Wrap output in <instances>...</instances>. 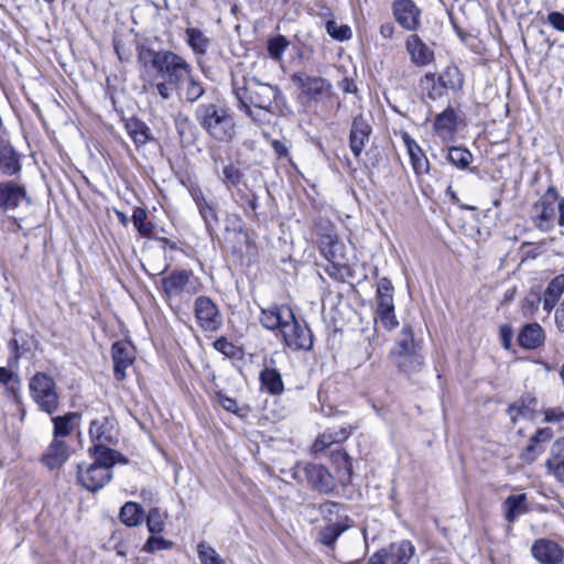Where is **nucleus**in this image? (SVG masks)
Segmentation results:
<instances>
[{"label":"nucleus","mask_w":564,"mask_h":564,"mask_svg":"<svg viewBox=\"0 0 564 564\" xmlns=\"http://www.w3.org/2000/svg\"><path fill=\"white\" fill-rule=\"evenodd\" d=\"M471 153L463 148H451L448 151V160L451 163L459 169L467 167L471 162Z\"/></svg>","instance_id":"49"},{"label":"nucleus","mask_w":564,"mask_h":564,"mask_svg":"<svg viewBox=\"0 0 564 564\" xmlns=\"http://www.w3.org/2000/svg\"><path fill=\"white\" fill-rule=\"evenodd\" d=\"M94 462L88 465H78L77 478L79 484L89 491H98L112 479V467L116 464H126V458L117 451L100 444L89 448Z\"/></svg>","instance_id":"3"},{"label":"nucleus","mask_w":564,"mask_h":564,"mask_svg":"<svg viewBox=\"0 0 564 564\" xmlns=\"http://www.w3.org/2000/svg\"><path fill=\"white\" fill-rule=\"evenodd\" d=\"M405 48L410 55L411 62L419 66H427L434 61V51L424 43L419 35L412 34L405 41Z\"/></svg>","instance_id":"16"},{"label":"nucleus","mask_w":564,"mask_h":564,"mask_svg":"<svg viewBox=\"0 0 564 564\" xmlns=\"http://www.w3.org/2000/svg\"><path fill=\"white\" fill-rule=\"evenodd\" d=\"M214 347L216 348V350L220 351L226 357L231 358L235 357L237 354V347L230 341H228L226 338H218L214 343Z\"/></svg>","instance_id":"56"},{"label":"nucleus","mask_w":564,"mask_h":564,"mask_svg":"<svg viewBox=\"0 0 564 564\" xmlns=\"http://www.w3.org/2000/svg\"><path fill=\"white\" fill-rule=\"evenodd\" d=\"M390 358L398 370L409 377L420 372L424 365L420 350L390 356Z\"/></svg>","instance_id":"21"},{"label":"nucleus","mask_w":564,"mask_h":564,"mask_svg":"<svg viewBox=\"0 0 564 564\" xmlns=\"http://www.w3.org/2000/svg\"><path fill=\"white\" fill-rule=\"evenodd\" d=\"M205 93L203 83L194 75L193 66L191 72L183 77L181 88H176L174 94L184 97L188 102L197 101Z\"/></svg>","instance_id":"23"},{"label":"nucleus","mask_w":564,"mask_h":564,"mask_svg":"<svg viewBox=\"0 0 564 564\" xmlns=\"http://www.w3.org/2000/svg\"><path fill=\"white\" fill-rule=\"evenodd\" d=\"M216 398H217L218 403L226 411H228L230 413H235V414L238 412V404L234 398L227 397L226 394H224L221 392H217Z\"/></svg>","instance_id":"57"},{"label":"nucleus","mask_w":564,"mask_h":564,"mask_svg":"<svg viewBox=\"0 0 564 564\" xmlns=\"http://www.w3.org/2000/svg\"><path fill=\"white\" fill-rule=\"evenodd\" d=\"M422 88L426 91L427 96L432 100H436L442 97L446 90V88L441 85V80L438 76L435 74L429 73L421 80Z\"/></svg>","instance_id":"44"},{"label":"nucleus","mask_w":564,"mask_h":564,"mask_svg":"<svg viewBox=\"0 0 564 564\" xmlns=\"http://www.w3.org/2000/svg\"><path fill=\"white\" fill-rule=\"evenodd\" d=\"M376 321H379L381 325L388 330L393 329L399 324L394 314V308H377Z\"/></svg>","instance_id":"51"},{"label":"nucleus","mask_w":564,"mask_h":564,"mask_svg":"<svg viewBox=\"0 0 564 564\" xmlns=\"http://www.w3.org/2000/svg\"><path fill=\"white\" fill-rule=\"evenodd\" d=\"M564 293V274H558L553 278L543 293L542 303L543 310L550 313L558 302Z\"/></svg>","instance_id":"27"},{"label":"nucleus","mask_w":564,"mask_h":564,"mask_svg":"<svg viewBox=\"0 0 564 564\" xmlns=\"http://www.w3.org/2000/svg\"><path fill=\"white\" fill-rule=\"evenodd\" d=\"M271 145L279 158H286L289 155V148L284 142L272 140Z\"/></svg>","instance_id":"62"},{"label":"nucleus","mask_w":564,"mask_h":564,"mask_svg":"<svg viewBox=\"0 0 564 564\" xmlns=\"http://www.w3.org/2000/svg\"><path fill=\"white\" fill-rule=\"evenodd\" d=\"M70 456L69 445L61 438H53L41 457L42 464L48 469L61 468Z\"/></svg>","instance_id":"15"},{"label":"nucleus","mask_w":564,"mask_h":564,"mask_svg":"<svg viewBox=\"0 0 564 564\" xmlns=\"http://www.w3.org/2000/svg\"><path fill=\"white\" fill-rule=\"evenodd\" d=\"M89 437L95 443L107 446L111 443L110 421L108 417L93 420L89 427Z\"/></svg>","instance_id":"29"},{"label":"nucleus","mask_w":564,"mask_h":564,"mask_svg":"<svg viewBox=\"0 0 564 564\" xmlns=\"http://www.w3.org/2000/svg\"><path fill=\"white\" fill-rule=\"evenodd\" d=\"M371 127L362 117L352 120L349 143L355 158H359L369 141Z\"/></svg>","instance_id":"19"},{"label":"nucleus","mask_w":564,"mask_h":564,"mask_svg":"<svg viewBox=\"0 0 564 564\" xmlns=\"http://www.w3.org/2000/svg\"><path fill=\"white\" fill-rule=\"evenodd\" d=\"M119 518L127 527H137L144 519V509L137 502L128 501L121 507Z\"/></svg>","instance_id":"34"},{"label":"nucleus","mask_w":564,"mask_h":564,"mask_svg":"<svg viewBox=\"0 0 564 564\" xmlns=\"http://www.w3.org/2000/svg\"><path fill=\"white\" fill-rule=\"evenodd\" d=\"M438 79L446 90H458L463 86V76L456 66L446 67L444 72L438 75Z\"/></svg>","instance_id":"43"},{"label":"nucleus","mask_w":564,"mask_h":564,"mask_svg":"<svg viewBox=\"0 0 564 564\" xmlns=\"http://www.w3.org/2000/svg\"><path fill=\"white\" fill-rule=\"evenodd\" d=\"M386 554L390 564H419L415 546L408 540L391 543Z\"/></svg>","instance_id":"17"},{"label":"nucleus","mask_w":564,"mask_h":564,"mask_svg":"<svg viewBox=\"0 0 564 564\" xmlns=\"http://www.w3.org/2000/svg\"><path fill=\"white\" fill-rule=\"evenodd\" d=\"M282 336L285 345L293 350H310L313 346L311 329L306 325H301L294 315L284 326Z\"/></svg>","instance_id":"10"},{"label":"nucleus","mask_w":564,"mask_h":564,"mask_svg":"<svg viewBox=\"0 0 564 564\" xmlns=\"http://www.w3.org/2000/svg\"><path fill=\"white\" fill-rule=\"evenodd\" d=\"M195 117L204 131L214 140L230 142L236 135V122L230 110L219 104H200Z\"/></svg>","instance_id":"4"},{"label":"nucleus","mask_w":564,"mask_h":564,"mask_svg":"<svg viewBox=\"0 0 564 564\" xmlns=\"http://www.w3.org/2000/svg\"><path fill=\"white\" fill-rule=\"evenodd\" d=\"M544 420L547 423H560L564 421V410L560 406L547 408L543 411Z\"/></svg>","instance_id":"58"},{"label":"nucleus","mask_w":564,"mask_h":564,"mask_svg":"<svg viewBox=\"0 0 564 564\" xmlns=\"http://www.w3.org/2000/svg\"><path fill=\"white\" fill-rule=\"evenodd\" d=\"M531 552L541 564H557L563 558L562 547L557 543L545 539L535 541Z\"/></svg>","instance_id":"18"},{"label":"nucleus","mask_w":564,"mask_h":564,"mask_svg":"<svg viewBox=\"0 0 564 564\" xmlns=\"http://www.w3.org/2000/svg\"><path fill=\"white\" fill-rule=\"evenodd\" d=\"M195 316L198 324L206 332H214L221 326V316L216 304L206 296L195 301Z\"/></svg>","instance_id":"11"},{"label":"nucleus","mask_w":564,"mask_h":564,"mask_svg":"<svg viewBox=\"0 0 564 564\" xmlns=\"http://www.w3.org/2000/svg\"><path fill=\"white\" fill-rule=\"evenodd\" d=\"M187 44L195 54L204 55L209 46V39L198 29L188 28L186 30Z\"/></svg>","instance_id":"40"},{"label":"nucleus","mask_w":564,"mask_h":564,"mask_svg":"<svg viewBox=\"0 0 564 564\" xmlns=\"http://www.w3.org/2000/svg\"><path fill=\"white\" fill-rule=\"evenodd\" d=\"M550 436L546 430L539 431L534 436L531 437V443L527 447V455L529 456L532 452L535 451L536 443L542 438H547Z\"/></svg>","instance_id":"60"},{"label":"nucleus","mask_w":564,"mask_h":564,"mask_svg":"<svg viewBox=\"0 0 564 564\" xmlns=\"http://www.w3.org/2000/svg\"><path fill=\"white\" fill-rule=\"evenodd\" d=\"M260 381L263 389L271 394H280L283 389V381L278 370L265 368L260 372Z\"/></svg>","instance_id":"38"},{"label":"nucleus","mask_w":564,"mask_h":564,"mask_svg":"<svg viewBox=\"0 0 564 564\" xmlns=\"http://www.w3.org/2000/svg\"><path fill=\"white\" fill-rule=\"evenodd\" d=\"M532 218L540 230L549 231L555 224L564 234V198L549 189L532 208Z\"/></svg>","instance_id":"5"},{"label":"nucleus","mask_w":564,"mask_h":564,"mask_svg":"<svg viewBox=\"0 0 564 564\" xmlns=\"http://www.w3.org/2000/svg\"><path fill=\"white\" fill-rule=\"evenodd\" d=\"M555 323L557 328L564 333V299L560 307L555 312Z\"/></svg>","instance_id":"63"},{"label":"nucleus","mask_w":564,"mask_h":564,"mask_svg":"<svg viewBox=\"0 0 564 564\" xmlns=\"http://www.w3.org/2000/svg\"><path fill=\"white\" fill-rule=\"evenodd\" d=\"M241 178L242 174L232 163L224 165L221 172V180L226 184L236 186L241 182Z\"/></svg>","instance_id":"52"},{"label":"nucleus","mask_w":564,"mask_h":564,"mask_svg":"<svg viewBox=\"0 0 564 564\" xmlns=\"http://www.w3.org/2000/svg\"><path fill=\"white\" fill-rule=\"evenodd\" d=\"M547 22L557 31L564 32V14L557 11L547 14Z\"/></svg>","instance_id":"59"},{"label":"nucleus","mask_w":564,"mask_h":564,"mask_svg":"<svg viewBox=\"0 0 564 564\" xmlns=\"http://www.w3.org/2000/svg\"><path fill=\"white\" fill-rule=\"evenodd\" d=\"M402 140L406 148L414 172L419 175L427 173L430 164L419 144L410 137L409 133H403Z\"/></svg>","instance_id":"24"},{"label":"nucleus","mask_w":564,"mask_h":564,"mask_svg":"<svg viewBox=\"0 0 564 564\" xmlns=\"http://www.w3.org/2000/svg\"><path fill=\"white\" fill-rule=\"evenodd\" d=\"M377 308H394L393 286L388 278H380L377 281Z\"/></svg>","instance_id":"36"},{"label":"nucleus","mask_w":564,"mask_h":564,"mask_svg":"<svg viewBox=\"0 0 564 564\" xmlns=\"http://www.w3.org/2000/svg\"><path fill=\"white\" fill-rule=\"evenodd\" d=\"M294 477L301 481L306 480L319 491H328L333 487L332 475L322 465L299 463L294 467Z\"/></svg>","instance_id":"8"},{"label":"nucleus","mask_w":564,"mask_h":564,"mask_svg":"<svg viewBox=\"0 0 564 564\" xmlns=\"http://www.w3.org/2000/svg\"><path fill=\"white\" fill-rule=\"evenodd\" d=\"M293 311L289 306L273 305L261 311L260 322L265 328L279 329L282 334L284 326L293 319Z\"/></svg>","instance_id":"14"},{"label":"nucleus","mask_w":564,"mask_h":564,"mask_svg":"<svg viewBox=\"0 0 564 564\" xmlns=\"http://www.w3.org/2000/svg\"><path fill=\"white\" fill-rule=\"evenodd\" d=\"M12 371L6 367H0V384H8L12 380Z\"/></svg>","instance_id":"64"},{"label":"nucleus","mask_w":564,"mask_h":564,"mask_svg":"<svg viewBox=\"0 0 564 564\" xmlns=\"http://www.w3.org/2000/svg\"><path fill=\"white\" fill-rule=\"evenodd\" d=\"M126 128L137 147L145 144L151 139L150 128L139 119L128 120Z\"/></svg>","instance_id":"37"},{"label":"nucleus","mask_w":564,"mask_h":564,"mask_svg":"<svg viewBox=\"0 0 564 564\" xmlns=\"http://www.w3.org/2000/svg\"><path fill=\"white\" fill-rule=\"evenodd\" d=\"M351 527V520L345 517L343 520L335 521L324 527L318 533V541L326 546L333 547L343 532Z\"/></svg>","instance_id":"26"},{"label":"nucleus","mask_w":564,"mask_h":564,"mask_svg":"<svg viewBox=\"0 0 564 564\" xmlns=\"http://www.w3.org/2000/svg\"><path fill=\"white\" fill-rule=\"evenodd\" d=\"M291 80L302 90V94L310 98L319 99L330 96V83L319 76H310L306 73H294L291 76Z\"/></svg>","instance_id":"9"},{"label":"nucleus","mask_w":564,"mask_h":564,"mask_svg":"<svg viewBox=\"0 0 564 564\" xmlns=\"http://www.w3.org/2000/svg\"><path fill=\"white\" fill-rule=\"evenodd\" d=\"M343 249L344 246L341 242L329 237V256L332 262L337 263L338 265L345 264Z\"/></svg>","instance_id":"54"},{"label":"nucleus","mask_w":564,"mask_h":564,"mask_svg":"<svg viewBox=\"0 0 564 564\" xmlns=\"http://www.w3.org/2000/svg\"><path fill=\"white\" fill-rule=\"evenodd\" d=\"M538 400L533 397L521 399L508 409V414L513 423H517L520 417L532 419L535 412Z\"/></svg>","instance_id":"31"},{"label":"nucleus","mask_w":564,"mask_h":564,"mask_svg":"<svg viewBox=\"0 0 564 564\" xmlns=\"http://www.w3.org/2000/svg\"><path fill=\"white\" fill-rule=\"evenodd\" d=\"M21 169L18 153L3 139H0V171L7 175H13Z\"/></svg>","instance_id":"25"},{"label":"nucleus","mask_w":564,"mask_h":564,"mask_svg":"<svg viewBox=\"0 0 564 564\" xmlns=\"http://www.w3.org/2000/svg\"><path fill=\"white\" fill-rule=\"evenodd\" d=\"M166 518V512L162 511L160 508H151L145 517V523L149 532L151 534H161L165 529Z\"/></svg>","instance_id":"41"},{"label":"nucleus","mask_w":564,"mask_h":564,"mask_svg":"<svg viewBox=\"0 0 564 564\" xmlns=\"http://www.w3.org/2000/svg\"><path fill=\"white\" fill-rule=\"evenodd\" d=\"M24 199H26L24 187L12 181L0 182V208L15 209Z\"/></svg>","instance_id":"20"},{"label":"nucleus","mask_w":564,"mask_h":564,"mask_svg":"<svg viewBox=\"0 0 564 564\" xmlns=\"http://www.w3.org/2000/svg\"><path fill=\"white\" fill-rule=\"evenodd\" d=\"M138 63L143 88H153L164 100L171 99L175 89L181 88L183 77L192 67L184 57L172 51H154L144 46L139 48Z\"/></svg>","instance_id":"1"},{"label":"nucleus","mask_w":564,"mask_h":564,"mask_svg":"<svg viewBox=\"0 0 564 564\" xmlns=\"http://www.w3.org/2000/svg\"><path fill=\"white\" fill-rule=\"evenodd\" d=\"M113 375L118 381L126 379V370L134 361V349L128 341H116L111 348Z\"/></svg>","instance_id":"13"},{"label":"nucleus","mask_w":564,"mask_h":564,"mask_svg":"<svg viewBox=\"0 0 564 564\" xmlns=\"http://www.w3.org/2000/svg\"><path fill=\"white\" fill-rule=\"evenodd\" d=\"M349 435L346 427H340L337 431L327 430L322 433L313 443L312 449L314 453H319L335 443L345 441Z\"/></svg>","instance_id":"30"},{"label":"nucleus","mask_w":564,"mask_h":564,"mask_svg":"<svg viewBox=\"0 0 564 564\" xmlns=\"http://www.w3.org/2000/svg\"><path fill=\"white\" fill-rule=\"evenodd\" d=\"M328 35L337 41H347L351 37V29L347 24L339 23L336 20H329L326 23Z\"/></svg>","instance_id":"46"},{"label":"nucleus","mask_w":564,"mask_h":564,"mask_svg":"<svg viewBox=\"0 0 564 564\" xmlns=\"http://www.w3.org/2000/svg\"><path fill=\"white\" fill-rule=\"evenodd\" d=\"M77 417L76 413L69 412L62 416L53 417L54 431L53 438H61L68 436L74 431V420Z\"/></svg>","instance_id":"39"},{"label":"nucleus","mask_w":564,"mask_h":564,"mask_svg":"<svg viewBox=\"0 0 564 564\" xmlns=\"http://www.w3.org/2000/svg\"><path fill=\"white\" fill-rule=\"evenodd\" d=\"M288 46L289 42L283 35H276L275 37L270 39L268 41L269 56L276 62H281L283 53L285 52Z\"/></svg>","instance_id":"47"},{"label":"nucleus","mask_w":564,"mask_h":564,"mask_svg":"<svg viewBox=\"0 0 564 564\" xmlns=\"http://www.w3.org/2000/svg\"><path fill=\"white\" fill-rule=\"evenodd\" d=\"M420 350L419 344L414 340L411 326L404 325L390 351V356Z\"/></svg>","instance_id":"33"},{"label":"nucleus","mask_w":564,"mask_h":564,"mask_svg":"<svg viewBox=\"0 0 564 564\" xmlns=\"http://www.w3.org/2000/svg\"><path fill=\"white\" fill-rule=\"evenodd\" d=\"M520 346L527 349L538 348L544 340L543 328L539 324H528L519 334Z\"/></svg>","instance_id":"28"},{"label":"nucleus","mask_w":564,"mask_h":564,"mask_svg":"<svg viewBox=\"0 0 564 564\" xmlns=\"http://www.w3.org/2000/svg\"><path fill=\"white\" fill-rule=\"evenodd\" d=\"M525 501L524 494L512 495L506 499L503 502L505 517L510 523L528 511Z\"/></svg>","instance_id":"35"},{"label":"nucleus","mask_w":564,"mask_h":564,"mask_svg":"<svg viewBox=\"0 0 564 564\" xmlns=\"http://www.w3.org/2000/svg\"><path fill=\"white\" fill-rule=\"evenodd\" d=\"M456 113L453 109L448 108L440 113L435 119V129L436 131L445 137L451 134L456 129Z\"/></svg>","instance_id":"42"},{"label":"nucleus","mask_w":564,"mask_h":564,"mask_svg":"<svg viewBox=\"0 0 564 564\" xmlns=\"http://www.w3.org/2000/svg\"><path fill=\"white\" fill-rule=\"evenodd\" d=\"M343 509V506L338 502L326 501L319 506V511L322 516L329 522H333L334 516H338L339 511Z\"/></svg>","instance_id":"53"},{"label":"nucleus","mask_w":564,"mask_h":564,"mask_svg":"<svg viewBox=\"0 0 564 564\" xmlns=\"http://www.w3.org/2000/svg\"><path fill=\"white\" fill-rule=\"evenodd\" d=\"M542 302V299L536 294L527 296L521 302V310L524 315H533L538 310L539 303Z\"/></svg>","instance_id":"55"},{"label":"nucleus","mask_w":564,"mask_h":564,"mask_svg":"<svg viewBox=\"0 0 564 564\" xmlns=\"http://www.w3.org/2000/svg\"><path fill=\"white\" fill-rule=\"evenodd\" d=\"M389 561H388V556L386 554V549H381L379 551H377L376 553H373L367 564H388Z\"/></svg>","instance_id":"61"},{"label":"nucleus","mask_w":564,"mask_h":564,"mask_svg":"<svg viewBox=\"0 0 564 564\" xmlns=\"http://www.w3.org/2000/svg\"><path fill=\"white\" fill-rule=\"evenodd\" d=\"M161 286L170 301L191 297L198 292V281L187 270L173 271L161 280Z\"/></svg>","instance_id":"7"},{"label":"nucleus","mask_w":564,"mask_h":564,"mask_svg":"<svg viewBox=\"0 0 564 564\" xmlns=\"http://www.w3.org/2000/svg\"><path fill=\"white\" fill-rule=\"evenodd\" d=\"M173 546V542L164 539L161 534H152L143 545V551L155 553L162 550H169Z\"/></svg>","instance_id":"50"},{"label":"nucleus","mask_w":564,"mask_h":564,"mask_svg":"<svg viewBox=\"0 0 564 564\" xmlns=\"http://www.w3.org/2000/svg\"><path fill=\"white\" fill-rule=\"evenodd\" d=\"M392 11L403 29L414 31L420 26L421 11L412 0H394Z\"/></svg>","instance_id":"12"},{"label":"nucleus","mask_w":564,"mask_h":564,"mask_svg":"<svg viewBox=\"0 0 564 564\" xmlns=\"http://www.w3.org/2000/svg\"><path fill=\"white\" fill-rule=\"evenodd\" d=\"M546 468L554 478L564 482V437L556 440L550 449V456L545 463Z\"/></svg>","instance_id":"22"},{"label":"nucleus","mask_w":564,"mask_h":564,"mask_svg":"<svg viewBox=\"0 0 564 564\" xmlns=\"http://www.w3.org/2000/svg\"><path fill=\"white\" fill-rule=\"evenodd\" d=\"M197 552L202 564H226L217 551L206 543H199Z\"/></svg>","instance_id":"48"},{"label":"nucleus","mask_w":564,"mask_h":564,"mask_svg":"<svg viewBox=\"0 0 564 564\" xmlns=\"http://www.w3.org/2000/svg\"><path fill=\"white\" fill-rule=\"evenodd\" d=\"M192 197L196 203L202 218L204 219L206 227L212 229L215 224L218 223V217L215 208L207 202L200 189H193Z\"/></svg>","instance_id":"32"},{"label":"nucleus","mask_w":564,"mask_h":564,"mask_svg":"<svg viewBox=\"0 0 564 564\" xmlns=\"http://www.w3.org/2000/svg\"><path fill=\"white\" fill-rule=\"evenodd\" d=\"M232 93L238 101V108L259 126L270 123L269 115H275L279 110L280 89L256 77H234Z\"/></svg>","instance_id":"2"},{"label":"nucleus","mask_w":564,"mask_h":564,"mask_svg":"<svg viewBox=\"0 0 564 564\" xmlns=\"http://www.w3.org/2000/svg\"><path fill=\"white\" fill-rule=\"evenodd\" d=\"M147 218H148V214H147L145 209H143L141 207L134 208V210L132 213V223H133L135 229L138 230V232L142 236H150L154 229L153 224L150 221H147Z\"/></svg>","instance_id":"45"},{"label":"nucleus","mask_w":564,"mask_h":564,"mask_svg":"<svg viewBox=\"0 0 564 564\" xmlns=\"http://www.w3.org/2000/svg\"><path fill=\"white\" fill-rule=\"evenodd\" d=\"M29 388L33 401L42 411L52 414L57 410L58 394L52 377L44 372H36L30 379Z\"/></svg>","instance_id":"6"}]
</instances>
